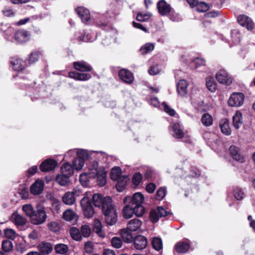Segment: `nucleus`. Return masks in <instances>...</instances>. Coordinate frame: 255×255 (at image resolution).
Returning a JSON list of instances; mask_svg holds the SVG:
<instances>
[{
  "instance_id": "f257e3e1",
  "label": "nucleus",
  "mask_w": 255,
  "mask_h": 255,
  "mask_svg": "<svg viewBox=\"0 0 255 255\" xmlns=\"http://www.w3.org/2000/svg\"><path fill=\"white\" fill-rule=\"evenodd\" d=\"M92 200L95 207H101L107 224L110 226L114 225L117 221L118 216L112 204V198L109 196L103 198L101 194L96 193L93 195Z\"/></svg>"
},
{
  "instance_id": "f03ea898",
  "label": "nucleus",
  "mask_w": 255,
  "mask_h": 255,
  "mask_svg": "<svg viewBox=\"0 0 255 255\" xmlns=\"http://www.w3.org/2000/svg\"><path fill=\"white\" fill-rule=\"evenodd\" d=\"M77 154V158H75V160L73 161V167L68 163H64L61 167V173L66 175H68V177H70L73 173V169H75L77 170H80V158L78 155L79 151L72 150L68 152V154Z\"/></svg>"
},
{
  "instance_id": "7ed1b4c3",
  "label": "nucleus",
  "mask_w": 255,
  "mask_h": 255,
  "mask_svg": "<svg viewBox=\"0 0 255 255\" xmlns=\"http://www.w3.org/2000/svg\"><path fill=\"white\" fill-rule=\"evenodd\" d=\"M47 216L45 208L38 205L36 206V211L31 218V223L35 225H40L44 223L47 219Z\"/></svg>"
},
{
  "instance_id": "20e7f679",
  "label": "nucleus",
  "mask_w": 255,
  "mask_h": 255,
  "mask_svg": "<svg viewBox=\"0 0 255 255\" xmlns=\"http://www.w3.org/2000/svg\"><path fill=\"white\" fill-rule=\"evenodd\" d=\"M119 14V9L114 4H111L109 5L108 9L106 11V19L107 20L102 22L99 20L97 21V24L102 29H105V27L108 26L109 20L108 18H114Z\"/></svg>"
},
{
  "instance_id": "39448f33",
  "label": "nucleus",
  "mask_w": 255,
  "mask_h": 255,
  "mask_svg": "<svg viewBox=\"0 0 255 255\" xmlns=\"http://www.w3.org/2000/svg\"><path fill=\"white\" fill-rule=\"evenodd\" d=\"M91 177H93V178H96L98 186L103 187L107 183V172L104 167H100L97 173H92Z\"/></svg>"
},
{
  "instance_id": "423d86ee",
  "label": "nucleus",
  "mask_w": 255,
  "mask_h": 255,
  "mask_svg": "<svg viewBox=\"0 0 255 255\" xmlns=\"http://www.w3.org/2000/svg\"><path fill=\"white\" fill-rule=\"evenodd\" d=\"M245 99V96L241 93H233L229 100L228 104L230 107H239L243 105Z\"/></svg>"
},
{
  "instance_id": "0eeeda50",
  "label": "nucleus",
  "mask_w": 255,
  "mask_h": 255,
  "mask_svg": "<svg viewBox=\"0 0 255 255\" xmlns=\"http://www.w3.org/2000/svg\"><path fill=\"white\" fill-rule=\"evenodd\" d=\"M170 213L167 211L162 207H158L156 209L152 210L150 213V218L153 223L157 222L160 217H165Z\"/></svg>"
},
{
  "instance_id": "6e6552de",
  "label": "nucleus",
  "mask_w": 255,
  "mask_h": 255,
  "mask_svg": "<svg viewBox=\"0 0 255 255\" xmlns=\"http://www.w3.org/2000/svg\"><path fill=\"white\" fill-rule=\"evenodd\" d=\"M215 77L219 83L227 85H230L233 80L232 77L224 69L219 70L216 73Z\"/></svg>"
},
{
  "instance_id": "1a4fd4ad",
  "label": "nucleus",
  "mask_w": 255,
  "mask_h": 255,
  "mask_svg": "<svg viewBox=\"0 0 255 255\" xmlns=\"http://www.w3.org/2000/svg\"><path fill=\"white\" fill-rule=\"evenodd\" d=\"M144 200V197L143 194L140 192H136L134 193L132 197L127 196L125 198L124 202L125 204L126 203H129L133 206L141 205Z\"/></svg>"
},
{
  "instance_id": "9d476101",
  "label": "nucleus",
  "mask_w": 255,
  "mask_h": 255,
  "mask_svg": "<svg viewBox=\"0 0 255 255\" xmlns=\"http://www.w3.org/2000/svg\"><path fill=\"white\" fill-rule=\"evenodd\" d=\"M119 76L123 82L128 84L132 83L134 80L132 73L126 69L120 70Z\"/></svg>"
},
{
  "instance_id": "9b49d317",
  "label": "nucleus",
  "mask_w": 255,
  "mask_h": 255,
  "mask_svg": "<svg viewBox=\"0 0 255 255\" xmlns=\"http://www.w3.org/2000/svg\"><path fill=\"white\" fill-rule=\"evenodd\" d=\"M237 20L241 25L246 27L248 30H252L253 28L254 23L248 16L244 14L240 15L238 17Z\"/></svg>"
},
{
  "instance_id": "f8f14e48",
  "label": "nucleus",
  "mask_w": 255,
  "mask_h": 255,
  "mask_svg": "<svg viewBox=\"0 0 255 255\" xmlns=\"http://www.w3.org/2000/svg\"><path fill=\"white\" fill-rule=\"evenodd\" d=\"M44 189V183L40 179L36 180L30 187L31 194L37 195L42 193Z\"/></svg>"
},
{
  "instance_id": "ddd939ff",
  "label": "nucleus",
  "mask_w": 255,
  "mask_h": 255,
  "mask_svg": "<svg viewBox=\"0 0 255 255\" xmlns=\"http://www.w3.org/2000/svg\"><path fill=\"white\" fill-rule=\"evenodd\" d=\"M134 247L138 250H141L145 248L147 246L146 238L141 235L136 236L133 240Z\"/></svg>"
},
{
  "instance_id": "4468645a",
  "label": "nucleus",
  "mask_w": 255,
  "mask_h": 255,
  "mask_svg": "<svg viewBox=\"0 0 255 255\" xmlns=\"http://www.w3.org/2000/svg\"><path fill=\"white\" fill-rule=\"evenodd\" d=\"M77 193L78 191L75 189L72 192L65 193L62 197L63 202L66 205H73L76 200L75 196H78Z\"/></svg>"
},
{
  "instance_id": "2eb2a0df",
  "label": "nucleus",
  "mask_w": 255,
  "mask_h": 255,
  "mask_svg": "<svg viewBox=\"0 0 255 255\" xmlns=\"http://www.w3.org/2000/svg\"><path fill=\"white\" fill-rule=\"evenodd\" d=\"M57 165L56 161L52 159H47L43 161L40 166L42 171L48 172L53 170Z\"/></svg>"
},
{
  "instance_id": "dca6fc26",
  "label": "nucleus",
  "mask_w": 255,
  "mask_h": 255,
  "mask_svg": "<svg viewBox=\"0 0 255 255\" xmlns=\"http://www.w3.org/2000/svg\"><path fill=\"white\" fill-rule=\"evenodd\" d=\"M159 13L162 15L171 12L172 8L170 4H168L164 0L159 1L157 4Z\"/></svg>"
},
{
  "instance_id": "f3484780",
  "label": "nucleus",
  "mask_w": 255,
  "mask_h": 255,
  "mask_svg": "<svg viewBox=\"0 0 255 255\" xmlns=\"http://www.w3.org/2000/svg\"><path fill=\"white\" fill-rule=\"evenodd\" d=\"M229 152L233 158L241 163L245 161V158L241 155L239 149L235 145H232L229 148Z\"/></svg>"
},
{
  "instance_id": "a211bd4d",
  "label": "nucleus",
  "mask_w": 255,
  "mask_h": 255,
  "mask_svg": "<svg viewBox=\"0 0 255 255\" xmlns=\"http://www.w3.org/2000/svg\"><path fill=\"white\" fill-rule=\"evenodd\" d=\"M170 131L173 136L176 138L180 139L184 135L183 128L179 123H175L171 126Z\"/></svg>"
},
{
  "instance_id": "6ab92c4d",
  "label": "nucleus",
  "mask_w": 255,
  "mask_h": 255,
  "mask_svg": "<svg viewBox=\"0 0 255 255\" xmlns=\"http://www.w3.org/2000/svg\"><path fill=\"white\" fill-rule=\"evenodd\" d=\"M10 63L14 70L20 71L23 70L25 67L24 62L18 57H12L10 60Z\"/></svg>"
},
{
  "instance_id": "aec40b11",
  "label": "nucleus",
  "mask_w": 255,
  "mask_h": 255,
  "mask_svg": "<svg viewBox=\"0 0 255 255\" xmlns=\"http://www.w3.org/2000/svg\"><path fill=\"white\" fill-rule=\"evenodd\" d=\"M14 37L18 42L23 43L29 40V34L27 31L18 30L15 32Z\"/></svg>"
},
{
  "instance_id": "412c9836",
  "label": "nucleus",
  "mask_w": 255,
  "mask_h": 255,
  "mask_svg": "<svg viewBox=\"0 0 255 255\" xmlns=\"http://www.w3.org/2000/svg\"><path fill=\"white\" fill-rule=\"evenodd\" d=\"M187 83L185 80H180L177 84V91L178 94L185 97L187 94Z\"/></svg>"
},
{
  "instance_id": "4be33fe9",
  "label": "nucleus",
  "mask_w": 255,
  "mask_h": 255,
  "mask_svg": "<svg viewBox=\"0 0 255 255\" xmlns=\"http://www.w3.org/2000/svg\"><path fill=\"white\" fill-rule=\"evenodd\" d=\"M37 248L41 254L48 255L52 251L53 246L50 243L42 242L39 244Z\"/></svg>"
},
{
  "instance_id": "5701e85b",
  "label": "nucleus",
  "mask_w": 255,
  "mask_h": 255,
  "mask_svg": "<svg viewBox=\"0 0 255 255\" xmlns=\"http://www.w3.org/2000/svg\"><path fill=\"white\" fill-rule=\"evenodd\" d=\"M97 153V154H103V152H96L95 151H88L85 149H81V169L82 168L84 163L83 162L85 161H87L91 158V155L93 153Z\"/></svg>"
},
{
  "instance_id": "b1692460",
  "label": "nucleus",
  "mask_w": 255,
  "mask_h": 255,
  "mask_svg": "<svg viewBox=\"0 0 255 255\" xmlns=\"http://www.w3.org/2000/svg\"><path fill=\"white\" fill-rule=\"evenodd\" d=\"M219 127L222 132L226 135H230L231 134L232 130L230 127L229 121L226 119L221 121Z\"/></svg>"
},
{
  "instance_id": "393cba45",
  "label": "nucleus",
  "mask_w": 255,
  "mask_h": 255,
  "mask_svg": "<svg viewBox=\"0 0 255 255\" xmlns=\"http://www.w3.org/2000/svg\"><path fill=\"white\" fill-rule=\"evenodd\" d=\"M142 224L141 221L138 219H133L129 221L127 228L130 232H135L140 229Z\"/></svg>"
},
{
  "instance_id": "a878e982",
  "label": "nucleus",
  "mask_w": 255,
  "mask_h": 255,
  "mask_svg": "<svg viewBox=\"0 0 255 255\" xmlns=\"http://www.w3.org/2000/svg\"><path fill=\"white\" fill-rule=\"evenodd\" d=\"M81 206H82L84 215L86 218H90L93 217L95 212L90 202L88 201L87 204H81Z\"/></svg>"
},
{
  "instance_id": "bb28decb",
  "label": "nucleus",
  "mask_w": 255,
  "mask_h": 255,
  "mask_svg": "<svg viewBox=\"0 0 255 255\" xmlns=\"http://www.w3.org/2000/svg\"><path fill=\"white\" fill-rule=\"evenodd\" d=\"M94 231L99 237L102 238H105V233L103 230V226L101 222L98 219H95L94 221Z\"/></svg>"
},
{
  "instance_id": "cd10ccee",
  "label": "nucleus",
  "mask_w": 255,
  "mask_h": 255,
  "mask_svg": "<svg viewBox=\"0 0 255 255\" xmlns=\"http://www.w3.org/2000/svg\"><path fill=\"white\" fill-rule=\"evenodd\" d=\"M125 206L123 209V215L125 218L129 219L131 218L134 214L133 206L129 203Z\"/></svg>"
},
{
  "instance_id": "c85d7f7f",
  "label": "nucleus",
  "mask_w": 255,
  "mask_h": 255,
  "mask_svg": "<svg viewBox=\"0 0 255 255\" xmlns=\"http://www.w3.org/2000/svg\"><path fill=\"white\" fill-rule=\"evenodd\" d=\"M128 180L129 178L128 176L124 175L119 180H116L118 182L116 184V187L119 192H122L124 190Z\"/></svg>"
},
{
  "instance_id": "c756f323",
  "label": "nucleus",
  "mask_w": 255,
  "mask_h": 255,
  "mask_svg": "<svg viewBox=\"0 0 255 255\" xmlns=\"http://www.w3.org/2000/svg\"><path fill=\"white\" fill-rule=\"evenodd\" d=\"M190 248V245L188 242H180L175 246L176 251L178 253H185Z\"/></svg>"
},
{
  "instance_id": "7c9ffc66",
  "label": "nucleus",
  "mask_w": 255,
  "mask_h": 255,
  "mask_svg": "<svg viewBox=\"0 0 255 255\" xmlns=\"http://www.w3.org/2000/svg\"><path fill=\"white\" fill-rule=\"evenodd\" d=\"M81 20L85 23L88 24L90 21V14L89 9L81 6Z\"/></svg>"
},
{
  "instance_id": "2f4dec72",
  "label": "nucleus",
  "mask_w": 255,
  "mask_h": 255,
  "mask_svg": "<svg viewBox=\"0 0 255 255\" xmlns=\"http://www.w3.org/2000/svg\"><path fill=\"white\" fill-rule=\"evenodd\" d=\"M206 86L211 92H215L217 89V84L213 77H208L206 79Z\"/></svg>"
},
{
  "instance_id": "473e14b6",
  "label": "nucleus",
  "mask_w": 255,
  "mask_h": 255,
  "mask_svg": "<svg viewBox=\"0 0 255 255\" xmlns=\"http://www.w3.org/2000/svg\"><path fill=\"white\" fill-rule=\"evenodd\" d=\"M12 222L17 226H22L26 224V219L19 214H13L11 217Z\"/></svg>"
},
{
  "instance_id": "72a5a7b5",
  "label": "nucleus",
  "mask_w": 255,
  "mask_h": 255,
  "mask_svg": "<svg viewBox=\"0 0 255 255\" xmlns=\"http://www.w3.org/2000/svg\"><path fill=\"white\" fill-rule=\"evenodd\" d=\"M201 121L204 126L209 127L212 125L213 119L212 116L209 114L205 113L202 116Z\"/></svg>"
},
{
  "instance_id": "f704fd0d",
  "label": "nucleus",
  "mask_w": 255,
  "mask_h": 255,
  "mask_svg": "<svg viewBox=\"0 0 255 255\" xmlns=\"http://www.w3.org/2000/svg\"><path fill=\"white\" fill-rule=\"evenodd\" d=\"M56 181L61 186H64L69 183V177L68 175L61 173L56 176Z\"/></svg>"
},
{
  "instance_id": "c9c22d12",
  "label": "nucleus",
  "mask_w": 255,
  "mask_h": 255,
  "mask_svg": "<svg viewBox=\"0 0 255 255\" xmlns=\"http://www.w3.org/2000/svg\"><path fill=\"white\" fill-rule=\"evenodd\" d=\"M233 122L234 127L238 129L242 125V114L240 112H237L233 117Z\"/></svg>"
},
{
  "instance_id": "e433bc0d",
  "label": "nucleus",
  "mask_w": 255,
  "mask_h": 255,
  "mask_svg": "<svg viewBox=\"0 0 255 255\" xmlns=\"http://www.w3.org/2000/svg\"><path fill=\"white\" fill-rule=\"evenodd\" d=\"M129 230L126 229H123L121 231V235L123 240L127 243H130L133 240L132 235Z\"/></svg>"
},
{
  "instance_id": "4c0bfd02",
  "label": "nucleus",
  "mask_w": 255,
  "mask_h": 255,
  "mask_svg": "<svg viewBox=\"0 0 255 255\" xmlns=\"http://www.w3.org/2000/svg\"><path fill=\"white\" fill-rule=\"evenodd\" d=\"M121 169L119 167L113 168L110 173L111 178L115 181L119 180L122 177L121 176Z\"/></svg>"
},
{
  "instance_id": "58836bf2",
  "label": "nucleus",
  "mask_w": 255,
  "mask_h": 255,
  "mask_svg": "<svg viewBox=\"0 0 255 255\" xmlns=\"http://www.w3.org/2000/svg\"><path fill=\"white\" fill-rule=\"evenodd\" d=\"M151 244L153 249L156 251H159L162 249V242L160 238L155 237L153 238Z\"/></svg>"
},
{
  "instance_id": "ea45409f",
  "label": "nucleus",
  "mask_w": 255,
  "mask_h": 255,
  "mask_svg": "<svg viewBox=\"0 0 255 255\" xmlns=\"http://www.w3.org/2000/svg\"><path fill=\"white\" fill-rule=\"evenodd\" d=\"M22 210L25 214L30 218L33 216L35 212L33 207L31 204H25L22 206Z\"/></svg>"
},
{
  "instance_id": "a19ab883",
  "label": "nucleus",
  "mask_w": 255,
  "mask_h": 255,
  "mask_svg": "<svg viewBox=\"0 0 255 255\" xmlns=\"http://www.w3.org/2000/svg\"><path fill=\"white\" fill-rule=\"evenodd\" d=\"M63 219L67 221H72L76 218V214L71 210H67L63 214Z\"/></svg>"
},
{
  "instance_id": "79ce46f5",
  "label": "nucleus",
  "mask_w": 255,
  "mask_h": 255,
  "mask_svg": "<svg viewBox=\"0 0 255 255\" xmlns=\"http://www.w3.org/2000/svg\"><path fill=\"white\" fill-rule=\"evenodd\" d=\"M90 178H93V177H91L89 173H81V185L84 187L87 186Z\"/></svg>"
},
{
  "instance_id": "37998d69",
  "label": "nucleus",
  "mask_w": 255,
  "mask_h": 255,
  "mask_svg": "<svg viewBox=\"0 0 255 255\" xmlns=\"http://www.w3.org/2000/svg\"><path fill=\"white\" fill-rule=\"evenodd\" d=\"M154 48V45L151 43H147L143 45L140 49V52L142 54H147L152 51Z\"/></svg>"
},
{
  "instance_id": "c03bdc74",
  "label": "nucleus",
  "mask_w": 255,
  "mask_h": 255,
  "mask_svg": "<svg viewBox=\"0 0 255 255\" xmlns=\"http://www.w3.org/2000/svg\"><path fill=\"white\" fill-rule=\"evenodd\" d=\"M83 34L82 36H81V41L82 40L84 42H92L95 39L93 34L90 31H84Z\"/></svg>"
},
{
  "instance_id": "a18cd8bd",
  "label": "nucleus",
  "mask_w": 255,
  "mask_h": 255,
  "mask_svg": "<svg viewBox=\"0 0 255 255\" xmlns=\"http://www.w3.org/2000/svg\"><path fill=\"white\" fill-rule=\"evenodd\" d=\"M100 167H99V164L97 161H93L91 164L88 165V168L89 173V175L91 176L92 173H97V171Z\"/></svg>"
},
{
  "instance_id": "49530a36",
  "label": "nucleus",
  "mask_w": 255,
  "mask_h": 255,
  "mask_svg": "<svg viewBox=\"0 0 255 255\" xmlns=\"http://www.w3.org/2000/svg\"><path fill=\"white\" fill-rule=\"evenodd\" d=\"M55 250L57 253L62 255L67 252L68 247L65 244H59L55 246Z\"/></svg>"
},
{
  "instance_id": "de8ad7c7",
  "label": "nucleus",
  "mask_w": 255,
  "mask_h": 255,
  "mask_svg": "<svg viewBox=\"0 0 255 255\" xmlns=\"http://www.w3.org/2000/svg\"><path fill=\"white\" fill-rule=\"evenodd\" d=\"M197 11L200 12H205L209 8V5L204 2H198L195 5Z\"/></svg>"
},
{
  "instance_id": "09e8293b",
  "label": "nucleus",
  "mask_w": 255,
  "mask_h": 255,
  "mask_svg": "<svg viewBox=\"0 0 255 255\" xmlns=\"http://www.w3.org/2000/svg\"><path fill=\"white\" fill-rule=\"evenodd\" d=\"M48 229L53 232H58L60 230V227L59 224L55 221H52L49 222L47 224Z\"/></svg>"
},
{
  "instance_id": "8fccbe9b",
  "label": "nucleus",
  "mask_w": 255,
  "mask_h": 255,
  "mask_svg": "<svg viewBox=\"0 0 255 255\" xmlns=\"http://www.w3.org/2000/svg\"><path fill=\"white\" fill-rule=\"evenodd\" d=\"M192 64V67H194L195 69H197L200 66L205 65V61L202 58L197 57L193 60Z\"/></svg>"
},
{
  "instance_id": "3c124183",
  "label": "nucleus",
  "mask_w": 255,
  "mask_h": 255,
  "mask_svg": "<svg viewBox=\"0 0 255 255\" xmlns=\"http://www.w3.org/2000/svg\"><path fill=\"white\" fill-rule=\"evenodd\" d=\"M134 214L137 217L142 216L145 212V209L143 206L141 205L133 206Z\"/></svg>"
},
{
  "instance_id": "603ef678",
  "label": "nucleus",
  "mask_w": 255,
  "mask_h": 255,
  "mask_svg": "<svg viewBox=\"0 0 255 255\" xmlns=\"http://www.w3.org/2000/svg\"><path fill=\"white\" fill-rule=\"evenodd\" d=\"M13 245L11 241L9 240H4L2 243V249L5 252H9L12 250Z\"/></svg>"
},
{
  "instance_id": "864d4df0",
  "label": "nucleus",
  "mask_w": 255,
  "mask_h": 255,
  "mask_svg": "<svg viewBox=\"0 0 255 255\" xmlns=\"http://www.w3.org/2000/svg\"><path fill=\"white\" fill-rule=\"evenodd\" d=\"M92 69L90 64L84 61H81V72H90Z\"/></svg>"
},
{
  "instance_id": "5fc2aeb1",
  "label": "nucleus",
  "mask_w": 255,
  "mask_h": 255,
  "mask_svg": "<svg viewBox=\"0 0 255 255\" xmlns=\"http://www.w3.org/2000/svg\"><path fill=\"white\" fill-rule=\"evenodd\" d=\"M70 233L71 237L75 241H80V231L78 229L75 227H72L70 229Z\"/></svg>"
},
{
  "instance_id": "6e6d98bb",
  "label": "nucleus",
  "mask_w": 255,
  "mask_h": 255,
  "mask_svg": "<svg viewBox=\"0 0 255 255\" xmlns=\"http://www.w3.org/2000/svg\"><path fill=\"white\" fill-rule=\"evenodd\" d=\"M151 15L149 13L139 12L136 16V20L138 21L143 22L147 21Z\"/></svg>"
},
{
  "instance_id": "4d7b16f0",
  "label": "nucleus",
  "mask_w": 255,
  "mask_h": 255,
  "mask_svg": "<svg viewBox=\"0 0 255 255\" xmlns=\"http://www.w3.org/2000/svg\"><path fill=\"white\" fill-rule=\"evenodd\" d=\"M234 196L237 200H242L244 197V192L240 188H236L234 191Z\"/></svg>"
},
{
  "instance_id": "13d9d810",
  "label": "nucleus",
  "mask_w": 255,
  "mask_h": 255,
  "mask_svg": "<svg viewBox=\"0 0 255 255\" xmlns=\"http://www.w3.org/2000/svg\"><path fill=\"white\" fill-rule=\"evenodd\" d=\"M2 14L6 17L14 16L15 14V11L10 7H5L1 11Z\"/></svg>"
},
{
  "instance_id": "bf43d9fd",
  "label": "nucleus",
  "mask_w": 255,
  "mask_h": 255,
  "mask_svg": "<svg viewBox=\"0 0 255 255\" xmlns=\"http://www.w3.org/2000/svg\"><path fill=\"white\" fill-rule=\"evenodd\" d=\"M91 231L88 225H83L81 227V236L87 238L90 236Z\"/></svg>"
},
{
  "instance_id": "052dcab7",
  "label": "nucleus",
  "mask_w": 255,
  "mask_h": 255,
  "mask_svg": "<svg viewBox=\"0 0 255 255\" xmlns=\"http://www.w3.org/2000/svg\"><path fill=\"white\" fill-rule=\"evenodd\" d=\"M111 244L113 247L119 249L122 247L123 242L120 238L115 237L112 239Z\"/></svg>"
},
{
  "instance_id": "680f3d73",
  "label": "nucleus",
  "mask_w": 255,
  "mask_h": 255,
  "mask_svg": "<svg viewBox=\"0 0 255 255\" xmlns=\"http://www.w3.org/2000/svg\"><path fill=\"white\" fill-rule=\"evenodd\" d=\"M142 179V176L140 173L134 174L132 178V182L134 185H138Z\"/></svg>"
},
{
  "instance_id": "e2e57ef3",
  "label": "nucleus",
  "mask_w": 255,
  "mask_h": 255,
  "mask_svg": "<svg viewBox=\"0 0 255 255\" xmlns=\"http://www.w3.org/2000/svg\"><path fill=\"white\" fill-rule=\"evenodd\" d=\"M231 37L233 41L235 43H238L240 41V33L236 30H232L231 32Z\"/></svg>"
},
{
  "instance_id": "0e129e2a",
  "label": "nucleus",
  "mask_w": 255,
  "mask_h": 255,
  "mask_svg": "<svg viewBox=\"0 0 255 255\" xmlns=\"http://www.w3.org/2000/svg\"><path fill=\"white\" fill-rule=\"evenodd\" d=\"M4 235L7 238L14 239L16 237L15 232L11 229H6L4 231Z\"/></svg>"
},
{
  "instance_id": "69168bd1",
  "label": "nucleus",
  "mask_w": 255,
  "mask_h": 255,
  "mask_svg": "<svg viewBox=\"0 0 255 255\" xmlns=\"http://www.w3.org/2000/svg\"><path fill=\"white\" fill-rule=\"evenodd\" d=\"M84 250L88 254L93 253L94 250L93 243L90 241L86 242L84 245Z\"/></svg>"
},
{
  "instance_id": "338daca9",
  "label": "nucleus",
  "mask_w": 255,
  "mask_h": 255,
  "mask_svg": "<svg viewBox=\"0 0 255 255\" xmlns=\"http://www.w3.org/2000/svg\"><path fill=\"white\" fill-rule=\"evenodd\" d=\"M166 195V190L163 188H160L157 190L156 194V199L158 200H161L165 197Z\"/></svg>"
},
{
  "instance_id": "774afa93",
  "label": "nucleus",
  "mask_w": 255,
  "mask_h": 255,
  "mask_svg": "<svg viewBox=\"0 0 255 255\" xmlns=\"http://www.w3.org/2000/svg\"><path fill=\"white\" fill-rule=\"evenodd\" d=\"M39 59V54L37 52H32L29 55L28 61L29 63L32 64L36 62Z\"/></svg>"
}]
</instances>
